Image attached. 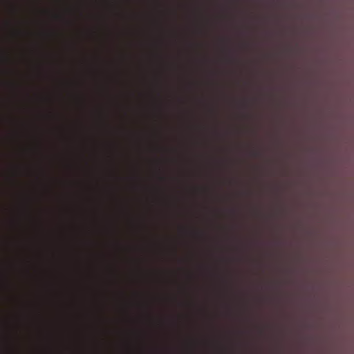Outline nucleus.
<instances>
[{"instance_id":"obj_4","label":"nucleus","mask_w":354,"mask_h":354,"mask_svg":"<svg viewBox=\"0 0 354 354\" xmlns=\"http://www.w3.org/2000/svg\"><path fill=\"white\" fill-rule=\"evenodd\" d=\"M16 122L17 128L15 131V139L17 145V155L19 156H21L25 152V149L21 145V140L24 136V129L25 127L26 124L21 118H19L17 119Z\"/></svg>"},{"instance_id":"obj_1","label":"nucleus","mask_w":354,"mask_h":354,"mask_svg":"<svg viewBox=\"0 0 354 354\" xmlns=\"http://www.w3.org/2000/svg\"><path fill=\"white\" fill-rule=\"evenodd\" d=\"M26 170V167L22 162L17 163L14 167L15 183L17 189V216L15 220V227L19 232L17 239V258L15 263V269L18 276L21 277L22 274H27L28 270L24 268V260L22 257L24 243L21 237V232L26 230V221L30 216V198L24 193L22 190L23 183L21 177Z\"/></svg>"},{"instance_id":"obj_2","label":"nucleus","mask_w":354,"mask_h":354,"mask_svg":"<svg viewBox=\"0 0 354 354\" xmlns=\"http://www.w3.org/2000/svg\"><path fill=\"white\" fill-rule=\"evenodd\" d=\"M24 58V53L22 49H19L17 50V57L15 59L16 64L17 65V69L16 71V74L17 75V80L13 83V87L17 97V108L19 109H21L24 108V105L21 102V97L22 94H26L24 91V86H25V81L21 77V71L19 69L18 66L21 64V61Z\"/></svg>"},{"instance_id":"obj_5","label":"nucleus","mask_w":354,"mask_h":354,"mask_svg":"<svg viewBox=\"0 0 354 354\" xmlns=\"http://www.w3.org/2000/svg\"><path fill=\"white\" fill-rule=\"evenodd\" d=\"M252 155H253L254 156H257L259 155V153H258L257 151H253V152H252Z\"/></svg>"},{"instance_id":"obj_3","label":"nucleus","mask_w":354,"mask_h":354,"mask_svg":"<svg viewBox=\"0 0 354 354\" xmlns=\"http://www.w3.org/2000/svg\"><path fill=\"white\" fill-rule=\"evenodd\" d=\"M15 14L17 18L16 27L14 30V37L17 44L21 41L27 36L28 32L24 28V21L21 19L22 8L19 4H17L14 8Z\"/></svg>"}]
</instances>
